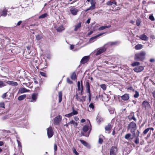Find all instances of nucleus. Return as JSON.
<instances>
[{
    "label": "nucleus",
    "mask_w": 155,
    "mask_h": 155,
    "mask_svg": "<svg viewBox=\"0 0 155 155\" xmlns=\"http://www.w3.org/2000/svg\"><path fill=\"white\" fill-rule=\"evenodd\" d=\"M117 42H110L105 44L103 47L99 48L98 51L96 52L95 55L97 56L105 52L106 50V48L109 47L110 46H113L116 45Z\"/></svg>",
    "instance_id": "obj_1"
},
{
    "label": "nucleus",
    "mask_w": 155,
    "mask_h": 155,
    "mask_svg": "<svg viewBox=\"0 0 155 155\" xmlns=\"http://www.w3.org/2000/svg\"><path fill=\"white\" fill-rule=\"evenodd\" d=\"M127 128L128 130H130V132L132 134L133 137L136 136L137 127L136 123L134 122H130L128 125Z\"/></svg>",
    "instance_id": "obj_2"
},
{
    "label": "nucleus",
    "mask_w": 155,
    "mask_h": 155,
    "mask_svg": "<svg viewBox=\"0 0 155 155\" xmlns=\"http://www.w3.org/2000/svg\"><path fill=\"white\" fill-rule=\"evenodd\" d=\"M145 52L142 51L135 54L134 59L137 61H142L145 58Z\"/></svg>",
    "instance_id": "obj_3"
},
{
    "label": "nucleus",
    "mask_w": 155,
    "mask_h": 155,
    "mask_svg": "<svg viewBox=\"0 0 155 155\" xmlns=\"http://www.w3.org/2000/svg\"><path fill=\"white\" fill-rule=\"evenodd\" d=\"M88 123L86 125L84 126L83 128V130L84 132H87L88 130H89L88 134L86 135H84L86 137L88 136L89 133L91 130V126L90 123V121L89 120H88Z\"/></svg>",
    "instance_id": "obj_4"
},
{
    "label": "nucleus",
    "mask_w": 155,
    "mask_h": 155,
    "mask_svg": "<svg viewBox=\"0 0 155 155\" xmlns=\"http://www.w3.org/2000/svg\"><path fill=\"white\" fill-rule=\"evenodd\" d=\"M47 134L48 138L51 137L54 134V132L51 127H49L47 129Z\"/></svg>",
    "instance_id": "obj_5"
},
{
    "label": "nucleus",
    "mask_w": 155,
    "mask_h": 155,
    "mask_svg": "<svg viewBox=\"0 0 155 155\" xmlns=\"http://www.w3.org/2000/svg\"><path fill=\"white\" fill-rule=\"evenodd\" d=\"M38 94L36 93H34L32 95L31 98L29 99V102H35L37 99Z\"/></svg>",
    "instance_id": "obj_6"
},
{
    "label": "nucleus",
    "mask_w": 155,
    "mask_h": 155,
    "mask_svg": "<svg viewBox=\"0 0 155 155\" xmlns=\"http://www.w3.org/2000/svg\"><path fill=\"white\" fill-rule=\"evenodd\" d=\"M117 153V148L115 146H112L110 150V155H116Z\"/></svg>",
    "instance_id": "obj_7"
},
{
    "label": "nucleus",
    "mask_w": 155,
    "mask_h": 155,
    "mask_svg": "<svg viewBox=\"0 0 155 155\" xmlns=\"http://www.w3.org/2000/svg\"><path fill=\"white\" fill-rule=\"evenodd\" d=\"M61 117L60 116H58L54 118V123L55 124L58 125L61 122Z\"/></svg>",
    "instance_id": "obj_8"
},
{
    "label": "nucleus",
    "mask_w": 155,
    "mask_h": 155,
    "mask_svg": "<svg viewBox=\"0 0 155 155\" xmlns=\"http://www.w3.org/2000/svg\"><path fill=\"white\" fill-rule=\"evenodd\" d=\"M142 105L143 108H144L145 110L149 108L150 107V105L149 102L146 101H144L143 102Z\"/></svg>",
    "instance_id": "obj_9"
},
{
    "label": "nucleus",
    "mask_w": 155,
    "mask_h": 155,
    "mask_svg": "<svg viewBox=\"0 0 155 155\" xmlns=\"http://www.w3.org/2000/svg\"><path fill=\"white\" fill-rule=\"evenodd\" d=\"M70 11L72 15H77L79 10L76 8L72 7L70 9Z\"/></svg>",
    "instance_id": "obj_10"
},
{
    "label": "nucleus",
    "mask_w": 155,
    "mask_h": 155,
    "mask_svg": "<svg viewBox=\"0 0 155 155\" xmlns=\"http://www.w3.org/2000/svg\"><path fill=\"white\" fill-rule=\"evenodd\" d=\"M144 69V68L142 66H136L134 69V70L136 72H140Z\"/></svg>",
    "instance_id": "obj_11"
},
{
    "label": "nucleus",
    "mask_w": 155,
    "mask_h": 155,
    "mask_svg": "<svg viewBox=\"0 0 155 155\" xmlns=\"http://www.w3.org/2000/svg\"><path fill=\"white\" fill-rule=\"evenodd\" d=\"M105 33H100L96 36L92 37L90 38V39L89 40V42L90 43H92L93 42H94V41H96V39H97V38L99 37V36H101V35H102L103 34H104Z\"/></svg>",
    "instance_id": "obj_12"
},
{
    "label": "nucleus",
    "mask_w": 155,
    "mask_h": 155,
    "mask_svg": "<svg viewBox=\"0 0 155 155\" xmlns=\"http://www.w3.org/2000/svg\"><path fill=\"white\" fill-rule=\"evenodd\" d=\"M121 97L122 100L124 101H127L130 98V95L129 94H125L121 96Z\"/></svg>",
    "instance_id": "obj_13"
},
{
    "label": "nucleus",
    "mask_w": 155,
    "mask_h": 155,
    "mask_svg": "<svg viewBox=\"0 0 155 155\" xmlns=\"http://www.w3.org/2000/svg\"><path fill=\"white\" fill-rule=\"evenodd\" d=\"M139 131L138 130H137L136 134V136L135 137H136V138L134 141V143L136 144H138L139 143V140L138 137L139 135Z\"/></svg>",
    "instance_id": "obj_14"
},
{
    "label": "nucleus",
    "mask_w": 155,
    "mask_h": 155,
    "mask_svg": "<svg viewBox=\"0 0 155 155\" xmlns=\"http://www.w3.org/2000/svg\"><path fill=\"white\" fill-rule=\"evenodd\" d=\"M89 59V56H85L82 59L81 61V63L82 64H84L86 63L88 61Z\"/></svg>",
    "instance_id": "obj_15"
},
{
    "label": "nucleus",
    "mask_w": 155,
    "mask_h": 155,
    "mask_svg": "<svg viewBox=\"0 0 155 155\" xmlns=\"http://www.w3.org/2000/svg\"><path fill=\"white\" fill-rule=\"evenodd\" d=\"M8 11L6 8L4 9L0 12V17L1 16L5 17L7 15Z\"/></svg>",
    "instance_id": "obj_16"
},
{
    "label": "nucleus",
    "mask_w": 155,
    "mask_h": 155,
    "mask_svg": "<svg viewBox=\"0 0 155 155\" xmlns=\"http://www.w3.org/2000/svg\"><path fill=\"white\" fill-rule=\"evenodd\" d=\"M85 97L82 96L81 98H79L77 94H76L75 96L76 99L78 101L82 102L85 101Z\"/></svg>",
    "instance_id": "obj_17"
},
{
    "label": "nucleus",
    "mask_w": 155,
    "mask_h": 155,
    "mask_svg": "<svg viewBox=\"0 0 155 155\" xmlns=\"http://www.w3.org/2000/svg\"><path fill=\"white\" fill-rule=\"evenodd\" d=\"M80 141L81 143H82L84 146L87 147V148H90V145L85 141L84 140H80Z\"/></svg>",
    "instance_id": "obj_18"
},
{
    "label": "nucleus",
    "mask_w": 155,
    "mask_h": 155,
    "mask_svg": "<svg viewBox=\"0 0 155 155\" xmlns=\"http://www.w3.org/2000/svg\"><path fill=\"white\" fill-rule=\"evenodd\" d=\"M7 83L9 85L12 86H16L18 85V83L16 82L8 81H7Z\"/></svg>",
    "instance_id": "obj_19"
},
{
    "label": "nucleus",
    "mask_w": 155,
    "mask_h": 155,
    "mask_svg": "<svg viewBox=\"0 0 155 155\" xmlns=\"http://www.w3.org/2000/svg\"><path fill=\"white\" fill-rule=\"evenodd\" d=\"M29 90H28L24 87L21 88L18 91V93L22 94L24 93L28 92Z\"/></svg>",
    "instance_id": "obj_20"
},
{
    "label": "nucleus",
    "mask_w": 155,
    "mask_h": 155,
    "mask_svg": "<svg viewBox=\"0 0 155 155\" xmlns=\"http://www.w3.org/2000/svg\"><path fill=\"white\" fill-rule=\"evenodd\" d=\"M86 87L87 90V92L90 94V84L89 82V81L87 80L86 82Z\"/></svg>",
    "instance_id": "obj_21"
},
{
    "label": "nucleus",
    "mask_w": 155,
    "mask_h": 155,
    "mask_svg": "<svg viewBox=\"0 0 155 155\" xmlns=\"http://www.w3.org/2000/svg\"><path fill=\"white\" fill-rule=\"evenodd\" d=\"M78 90L81 91V93H82L83 89V85L82 84L81 85L80 82L79 81L78 82Z\"/></svg>",
    "instance_id": "obj_22"
},
{
    "label": "nucleus",
    "mask_w": 155,
    "mask_h": 155,
    "mask_svg": "<svg viewBox=\"0 0 155 155\" xmlns=\"http://www.w3.org/2000/svg\"><path fill=\"white\" fill-rule=\"evenodd\" d=\"M81 23L79 22V23L76 25H75V28L74 30V31H77L81 27Z\"/></svg>",
    "instance_id": "obj_23"
},
{
    "label": "nucleus",
    "mask_w": 155,
    "mask_h": 155,
    "mask_svg": "<svg viewBox=\"0 0 155 155\" xmlns=\"http://www.w3.org/2000/svg\"><path fill=\"white\" fill-rule=\"evenodd\" d=\"M106 4L107 5L110 6L112 5L113 4H114L115 5H116L117 3L115 0H114L113 2H111L110 1H108L106 3Z\"/></svg>",
    "instance_id": "obj_24"
},
{
    "label": "nucleus",
    "mask_w": 155,
    "mask_h": 155,
    "mask_svg": "<svg viewBox=\"0 0 155 155\" xmlns=\"http://www.w3.org/2000/svg\"><path fill=\"white\" fill-rule=\"evenodd\" d=\"M112 127V126L111 125L108 124L105 127V129L106 131H109L108 133H110V130H111Z\"/></svg>",
    "instance_id": "obj_25"
},
{
    "label": "nucleus",
    "mask_w": 155,
    "mask_h": 155,
    "mask_svg": "<svg viewBox=\"0 0 155 155\" xmlns=\"http://www.w3.org/2000/svg\"><path fill=\"white\" fill-rule=\"evenodd\" d=\"M140 38L141 40L144 41H146L148 39V38L147 36L144 34L141 35L140 37Z\"/></svg>",
    "instance_id": "obj_26"
},
{
    "label": "nucleus",
    "mask_w": 155,
    "mask_h": 155,
    "mask_svg": "<svg viewBox=\"0 0 155 155\" xmlns=\"http://www.w3.org/2000/svg\"><path fill=\"white\" fill-rule=\"evenodd\" d=\"M64 28L63 25H61L57 28L56 30L57 31L60 32L64 30Z\"/></svg>",
    "instance_id": "obj_27"
},
{
    "label": "nucleus",
    "mask_w": 155,
    "mask_h": 155,
    "mask_svg": "<svg viewBox=\"0 0 155 155\" xmlns=\"http://www.w3.org/2000/svg\"><path fill=\"white\" fill-rule=\"evenodd\" d=\"M59 102L60 103L62 99V93L61 91H60L58 93Z\"/></svg>",
    "instance_id": "obj_28"
},
{
    "label": "nucleus",
    "mask_w": 155,
    "mask_h": 155,
    "mask_svg": "<svg viewBox=\"0 0 155 155\" xmlns=\"http://www.w3.org/2000/svg\"><path fill=\"white\" fill-rule=\"evenodd\" d=\"M26 95L25 94H23L21 95L18 97V100L19 101H21L24 100L26 97Z\"/></svg>",
    "instance_id": "obj_29"
},
{
    "label": "nucleus",
    "mask_w": 155,
    "mask_h": 155,
    "mask_svg": "<svg viewBox=\"0 0 155 155\" xmlns=\"http://www.w3.org/2000/svg\"><path fill=\"white\" fill-rule=\"evenodd\" d=\"M71 78L74 80H75L77 79V76L76 75V73L75 72H74L72 73V74L71 76Z\"/></svg>",
    "instance_id": "obj_30"
},
{
    "label": "nucleus",
    "mask_w": 155,
    "mask_h": 155,
    "mask_svg": "<svg viewBox=\"0 0 155 155\" xmlns=\"http://www.w3.org/2000/svg\"><path fill=\"white\" fill-rule=\"evenodd\" d=\"M110 27V25H109L108 26H102L98 28V30L99 31L105 29L106 28H109Z\"/></svg>",
    "instance_id": "obj_31"
},
{
    "label": "nucleus",
    "mask_w": 155,
    "mask_h": 155,
    "mask_svg": "<svg viewBox=\"0 0 155 155\" xmlns=\"http://www.w3.org/2000/svg\"><path fill=\"white\" fill-rule=\"evenodd\" d=\"M142 48V45L140 44H138L135 46V48L136 50H139L141 49Z\"/></svg>",
    "instance_id": "obj_32"
},
{
    "label": "nucleus",
    "mask_w": 155,
    "mask_h": 155,
    "mask_svg": "<svg viewBox=\"0 0 155 155\" xmlns=\"http://www.w3.org/2000/svg\"><path fill=\"white\" fill-rule=\"evenodd\" d=\"M48 16V14L46 13H45L43 14L42 15H41L40 16L38 17V18L39 19L41 18H44L47 17Z\"/></svg>",
    "instance_id": "obj_33"
},
{
    "label": "nucleus",
    "mask_w": 155,
    "mask_h": 155,
    "mask_svg": "<svg viewBox=\"0 0 155 155\" xmlns=\"http://www.w3.org/2000/svg\"><path fill=\"white\" fill-rule=\"evenodd\" d=\"M95 6L94 5H91V6H90L89 8L87 9H86L85 10L86 12H87L90 10H93L95 8Z\"/></svg>",
    "instance_id": "obj_34"
},
{
    "label": "nucleus",
    "mask_w": 155,
    "mask_h": 155,
    "mask_svg": "<svg viewBox=\"0 0 155 155\" xmlns=\"http://www.w3.org/2000/svg\"><path fill=\"white\" fill-rule=\"evenodd\" d=\"M140 64V62H135L132 64L131 65L133 67L137 66Z\"/></svg>",
    "instance_id": "obj_35"
},
{
    "label": "nucleus",
    "mask_w": 155,
    "mask_h": 155,
    "mask_svg": "<svg viewBox=\"0 0 155 155\" xmlns=\"http://www.w3.org/2000/svg\"><path fill=\"white\" fill-rule=\"evenodd\" d=\"M68 124H73L74 125H75L76 126H77L78 125L77 123L73 120L70 121L69 123H68Z\"/></svg>",
    "instance_id": "obj_36"
},
{
    "label": "nucleus",
    "mask_w": 155,
    "mask_h": 155,
    "mask_svg": "<svg viewBox=\"0 0 155 155\" xmlns=\"http://www.w3.org/2000/svg\"><path fill=\"white\" fill-rule=\"evenodd\" d=\"M131 135L130 134H127L125 135V138L127 140L129 139Z\"/></svg>",
    "instance_id": "obj_37"
},
{
    "label": "nucleus",
    "mask_w": 155,
    "mask_h": 155,
    "mask_svg": "<svg viewBox=\"0 0 155 155\" xmlns=\"http://www.w3.org/2000/svg\"><path fill=\"white\" fill-rule=\"evenodd\" d=\"M72 113L73 114V115H77L78 114V112L76 110H74V107H72Z\"/></svg>",
    "instance_id": "obj_38"
},
{
    "label": "nucleus",
    "mask_w": 155,
    "mask_h": 155,
    "mask_svg": "<svg viewBox=\"0 0 155 155\" xmlns=\"http://www.w3.org/2000/svg\"><path fill=\"white\" fill-rule=\"evenodd\" d=\"M100 87L103 90L105 91L106 89V86L105 84H101Z\"/></svg>",
    "instance_id": "obj_39"
},
{
    "label": "nucleus",
    "mask_w": 155,
    "mask_h": 155,
    "mask_svg": "<svg viewBox=\"0 0 155 155\" xmlns=\"http://www.w3.org/2000/svg\"><path fill=\"white\" fill-rule=\"evenodd\" d=\"M139 92L137 91H135V94H134V97L135 98H137L139 96Z\"/></svg>",
    "instance_id": "obj_40"
},
{
    "label": "nucleus",
    "mask_w": 155,
    "mask_h": 155,
    "mask_svg": "<svg viewBox=\"0 0 155 155\" xmlns=\"http://www.w3.org/2000/svg\"><path fill=\"white\" fill-rule=\"evenodd\" d=\"M141 20L139 19H138L136 20V25L137 26H139L140 23H141Z\"/></svg>",
    "instance_id": "obj_41"
},
{
    "label": "nucleus",
    "mask_w": 155,
    "mask_h": 155,
    "mask_svg": "<svg viewBox=\"0 0 155 155\" xmlns=\"http://www.w3.org/2000/svg\"><path fill=\"white\" fill-rule=\"evenodd\" d=\"M42 38V36L40 35H38L36 37V38L37 40H40Z\"/></svg>",
    "instance_id": "obj_42"
},
{
    "label": "nucleus",
    "mask_w": 155,
    "mask_h": 155,
    "mask_svg": "<svg viewBox=\"0 0 155 155\" xmlns=\"http://www.w3.org/2000/svg\"><path fill=\"white\" fill-rule=\"evenodd\" d=\"M17 142L18 144V147H20L21 150H22V146L21 145V143L18 140H17Z\"/></svg>",
    "instance_id": "obj_43"
},
{
    "label": "nucleus",
    "mask_w": 155,
    "mask_h": 155,
    "mask_svg": "<svg viewBox=\"0 0 155 155\" xmlns=\"http://www.w3.org/2000/svg\"><path fill=\"white\" fill-rule=\"evenodd\" d=\"M149 18L152 21H154L155 20L154 18L152 15H150L149 16Z\"/></svg>",
    "instance_id": "obj_44"
},
{
    "label": "nucleus",
    "mask_w": 155,
    "mask_h": 155,
    "mask_svg": "<svg viewBox=\"0 0 155 155\" xmlns=\"http://www.w3.org/2000/svg\"><path fill=\"white\" fill-rule=\"evenodd\" d=\"M89 107L90 109L92 110L94 109V106L93 103H91L89 105Z\"/></svg>",
    "instance_id": "obj_45"
},
{
    "label": "nucleus",
    "mask_w": 155,
    "mask_h": 155,
    "mask_svg": "<svg viewBox=\"0 0 155 155\" xmlns=\"http://www.w3.org/2000/svg\"><path fill=\"white\" fill-rule=\"evenodd\" d=\"M73 115H73V114H72V112H71L69 114H66L65 115V116L67 117H71Z\"/></svg>",
    "instance_id": "obj_46"
},
{
    "label": "nucleus",
    "mask_w": 155,
    "mask_h": 155,
    "mask_svg": "<svg viewBox=\"0 0 155 155\" xmlns=\"http://www.w3.org/2000/svg\"><path fill=\"white\" fill-rule=\"evenodd\" d=\"M102 119L99 116H97V120L98 122H101L102 121Z\"/></svg>",
    "instance_id": "obj_47"
},
{
    "label": "nucleus",
    "mask_w": 155,
    "mask_h": 155,
    "mask_svg": "<svg viewBox=\"0 0 155 155\" xmlns=\"http://www.w3.org/2000/svg\"><path fill=\"white\" fill-rule=\"evenodd\" d=\"M73 152L76 155H78L79 154L78 152L77 151L76 149L74 148L73 149Z\"/></svg>",
    "instance_id": "obj_48"
},
{
    "label": "nucleus",
    "mask_w": 155,
    "mask_h": 155,
    "mask_svg": "<svg viewBox=\"0 0 155 155\" xmlns=\"http://www.w3.org/2000/svg\"><path fill=\"white\" fill-rule=\"evenodd\" d=\"M91 4L92 5L95 6L96 2L94 0H91Z\"/></svg>",
    "instance_id": "obj_49"
},
{
    "label": "nucleus",
    "mask_w": 155,
    "mask_h": 155,
    "mask_svg": "<svg viewBox=\"0 0 155 155\" xmlns=\"http://www.w3.org/2000/svg\"><path fill=\"white\" fill-rule=\"evenodd\" d=\"M148 128L146 129L143 132V133L144 134H147L149 130Z\"/></svg>",
    "instance_id": "obj_50"
},
{
    "label": "nucleus",
    "mask_w": 155,
    "mask_h": 155,
    "mask_svg": "<svg viewBox=\"0 0 155 155\" xmlns=\"http://www.w3.org/2000/svg\"><path fill=\"white\" fill-rule=\"evenodd\" d=\"M40 73L41 76H42L43 77H46V74L45 73L43 72H40Z\"/></svg>",
    "instance_id": "obj_51"
},
{
    "label": "nucleus",
    "mask_w": 155,
    "mask_h": 155,
    "mask_svg": "<svg viewBox=\"0 0 155 155\" xmlns=\"http://www.w3.org/2000/svg\"><path fill=\"white\" fill-rule=\"evenodd\" d=\"M5 86L4 82L3 81H0V88L2 87Z\"/></svg>",
    "instance_id": "obj_52"
},
{
    "label": "nucleus",
    "mask_w": 155,
    "mask_h": 155,
    "mask_svg": "<svg viewBox=\"0 0 155 155\" xmlns=\"http://www.w3.org/2000/svg\"><path fill=\"white\" fill-rule=\"evenodd\" d=\"M103 142V140L102 138H99L98 142L100 144H102Z\"/></svg>",
    "instance_id": "obj_53"
},
{
    "label": "nucleus",
    "mask_w": 155,
    "mask_h": 155,
    "mask_svg": "<svg viewBox=\"0 0 155 155\" xmlns=\"http://www.w3.org/2000/svg\"><path fill=\"white\" fill-rule=\"evenodd\" d=\"M4 104L3 103H0V107L5 108Z\"/></svg>",
    "instance_id": "obj_54"
},
{
    "label": "nucleus",
    "mask_w": 155,
    "mask_h": 155,
    "mask_svg": "<svg viewBox=\"0 0 155 155\" xmlns=\"http://www.w3.org/2000/svg\"><path fill=\"white\" fill-rule=\"evenodd\" d=\"M54 150L55 151H56L57 150V146L56 144H55L54 145Z\"/></svg>",
    "instance_id": "obj_55"
},
{
    "label": "nucleus",
    "mask_w": 155,
    "mask_h": 155,
    "mask_svg": "<svg viewBox=\"0 0 155 155\" xmlns=\"http://www.w3.org/2000/svg\"><path fill=\"white\" fill-rule=\"evenodd\" d=\"M74 119L76 121H78L79 120V118L77 116L74 117Z\"/></svg>",
    "instance_id": "obj_56"
},
{
    "label": "nucleus",
    "mask_w": 155,
    "mask_h": 155,
    "mask_svg": "<svg viewBox=\"0 0 155 155\" xmlns=\"http://www.w3.org/2000/svg\"><path fill=\"white\" fill-rule=\"evenodd\" d=\"M102 153H103V155H109V153H108L106 151L103 152L102 151Z\"/></svg>",
    "instance_id": "obj_57"
},
{
    "label": "nucleus",
    "mask_w": 155,
    "mask_h": 155,
    "mask_svg": "<svg viewBox=\"0 0 155 155\" xmlns=\"http://www.w3.org/2000/svg\"><path fill=\"white\" fill-rule=\"evenodd\" d=\"M67 81L68 82L69 84H71L72 83V81H71L69 78H67Z\"/></svg>",
    "instance_id": "obj_58"
},
{
    "label": "nucleus",
    "mask_w": 155,
    "mask_h": 155,
    "mask_svg": "<svg viewBox=\"0 0 155 155\" xmlns=\"http://www.w3.org/2000/svg\"><path fill=\"white\" fill-rule=\"evenodd\" d=\"M131 119H133V120L134 121H136V118L135 117H134V115L133 114V115L132 117H131Z\"/></svg>",
    "instance_id": "obj_59"
},
{
    "label": "nucleus",
    "mask_w": 155,
    "mask_h": 155,
    "mask_svg": "<svg viewBox=\"0 0 155 155\" xmlns=\"http://www.w3.org/2000/svg\"><path fill=\"white\" fill-rule=\"evenodd\" d=\"M7 96V93H5L2 96V97L4 98H5V97H6Z\"/></svg>",
    "instance_id": "obj_60"
},
{
    "label": "nucleus",
    "mask_w": 155,
    "mask_h": 155,
    "mask_svg": "<svg viewBox=\"0 0 155 155\" xmlns=\"http://www.w3.org/2000/svg\"><path fill=\"white\" fill-rule=\"evenodd\" d=\"M128 89L131 90L133 91H134V89L132 87H130L128 88Z\"/></svg>",
    "instance_id": "obj_61"
},
{
    "label": "nucleus",
    "mask_w": 155,
    "mask_h": 155,
    "mask_svg": "<svg viewBox=\"0 0 155 155\" xmlns=\"http://www.w3.org/2000/svg\"><path fill=\"white\" fill-rule=\"evenodd\" d=\"M88 99L89 101H90L91 100V94L90 92V94H89Z\"/></svg>",
    "instance_id": "obj_62"
},
{
    "label": "nucleus",
    "mask_w": 155,
    "mask_h": 155,
    "mask_svg": "<svg viewBox=\"0 0 155 155\" xmlns=\"http://www.w3.org/2000/svg\"><path fill=\"white\" fill-rule=\"evenodd\" d=\"M22 23V21H19L17 24V25L19 26Z\"/></svg>",
    "instance_id": "obj_63"
},
{
    "label": "nucleus",
    "mask_w": 155,
    "mask_h": 155,
    "mask_svg": "<svg viewBox=\"0 0 155 155\" xmlns=\"http://www.w3.org/2000/svg\"><path fill=\"white\" fill-rule=\"evenodd\" d=\"M91 19V18H89L86 21V23L89 24L90 23Z\"/></svg>",
    "instance_id": "obj_64"
}]
</instances>
